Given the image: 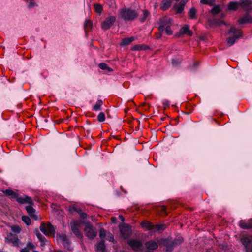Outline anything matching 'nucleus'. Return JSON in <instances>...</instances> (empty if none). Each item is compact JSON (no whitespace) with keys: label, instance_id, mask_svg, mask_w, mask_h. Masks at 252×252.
Masks as SVG:
<instances>
[{"label":"nucleus","instance_id":"obj_23","mask_svg":"<svg viewBox=\"0 0 252 252\" xmlns=\"http://www.w3.org/2000/svg\"><path fill=\"white\" fill-rule=\"evenodd\" d=\"M96 251L97 252H105V245L104 240H101L96 246Z\"/></svg>","mask_w":252,"mask_h":252},{"label":"nucleus","instance_id":"obj_1","mask_svg":"<svg viewBox=\"0 0 252 252\" xmlns=\"http://www.w3.org/2000/svg\"><path fill=\"white\" fill-rule=\"evenodd\" d=\"M183 241V239L182 237H178L173 240L169 238H165L158 241V244L161 247H166V252H170L173 250L175 247L180 245Z\"/></svg>","mask_w":252,"mask_h":252},{"label":"nucleus","instance_id":"obj_2","mask_svg":"<svg viewBox=\"0 0 252 252\" xmlns=\"http://www.w3.org/2000/svg\"><path fill=\"white\" fill-rule=\"evenodd\" d=\"M119 15L125 21H132L137 18L138 14L135 10L125 8L119 10Z\"/></svg>","mask_w":252,"mask_h":252},{"label":"nucleus","instance_id":"obj_47","mask_svg":"<svg viewBox=\"0 0 252 252\" xmlns=\"http://www.w3.org/2000/svg\"><path fill=\"white\" fill-rule=\"evenodd\" d=\"M79 214L80 215V217L83 219L86 218L87 216V214L86 213L82 212V211L81 213H79Z\"/></svg>","mask_w":252,"mask_h":252},{"label":"nucleus","instance_id":"obj_34","mask_svg":"<svg viewBox=\"0 0 252 252\" xmlns=\"http://www.w3.org/2000/svg\"><path fill=\"white\" fill-rule=\"evenodd\" d=\"M150 15L149 12L147 10H144L143 11V17L140 18V21L141 22H144L148 16Z\"/></svg>","mask_w":252,"mask_h":252},{"label":"nucleus","instance_id":"obj_45","mask_svg":"<svg viewBox=\"0 0 252 252\" xmlns=\"http://www.w3.org/2000/svg\"><path fill=\"white\" fill-rule=\"evenodd\" d=\"M180 63V62L175 60V59H172V64L173 65L175 66H178Z\"/></svg>","mask_w":252,"mask_h":252},{"label":"nucleus","instance_id":"obj_42","mask_svg":"<svg viewBox=\"0 0 252 252\" xmlns=\"http://www.w3.org/2000/svg\"><path fill=\"white\" fill-rule=\"evenodd\" d=\"M200 2L203 4H208L209 5H213L214 4L211 0H200Z\"/></svg>","mask_w":252,"mask_h":252},{"label":"nucleus","instance_id":"obj_51","mask_svg":"<svg viewBox=\"0 0 252 252\" xmlns=\"http://www.w3.org/2000/svg\"><path fill=\"white\" fill-rule=\"evenodd\" d=\"M107 240H108L110 242H113L114 240L113 235L111 234H110V236H108Z\"/></svg>","mask_w":252,"mask_h":252},{"label":"nucleus","instance_id":"obj_29","mask_svg":"<svg viewBox=\"0 0 252 252\" xmlns=\"http://www.w3.org/2000/svg\"><path fill=\"white\" fill-rule=\"evenodd\" d=\"M99 67L102 70H107L108 72H112L113 69L108 66V65L105 63H100L98 65Z\"/></svg>","mask_w":252,"mask_h":252},{"label":"nucleus","instance_id":"obj_59","mask_svg":"<svg viewBox=\"0 0 252 252\" xmlns=\"http://www.w3.org/2000/svg\"><path fill=\"white\" fill-rule=\"evenodd\" d=\"M206 252H211L210 251H209V250H207V251H206Z\"/></svg>","mask_w":252,"mask_h":252},{"label":"nucleus","instance_id":"obj_54","mask_svg":"<svg viewBox=\"0 0 252 252\" xmlns=\"http://www.w3.org/2000/svg\"><path fill=\"white\" fill-rule=\"evenodd\" d=\"M158 3H156L154 5L155 8H156L158 6Z\"/></svg>","mask_w":252,"mask_h":252},{"label":"nucleus","instance_id":"obj_55","mask_svg":"<svg viewBox=\"0 0 252 252\" xmlns=\"http://www.w3.org/2000/svg\"><path fill=\"white\" fill-rule=\"evenodd\" d=\"M162 210L163 211H165V210H166V207H165V206H163V207H162Z\"/></svg>","mask_w":252,"mask_h":252},{"label":"nucleus","instance_id":"obj_16","mask_svg":"<svg viewBox=\"0 0 252 252\" xmlns=\"http://www.w3.org/2000/svg\"><path fill=\"white\" fill-rule=\"evenodd\" d=\"M238 22L240 24L252 23V17L248 13H246L238 20Z\"/></svg>","mask_w":252,"mask_h":252},{"label":"nucleus","instance_id":"obj_48","mask_svg":"<svg viewBox=\"0 0 252 252\" xmlns=\"http://www.w3.org/2000/svg\"><path fill=\"white\" fill-rule=\"evenodd\" d=\"M215 22L217 25L219 26H221V25H225V23L223 21H218V20H215Z\"/></svg>","mask_w":252,"mask_h":252},{"label":"nucleus","instance_id":"obj_26","mask_svg":"<svg viewBox=\"0 0 252 252\" xmlns=\"http://www.w3.org/2000/svg\"><path fill=\"white\" fill-rule=\"evenodd\" d=\"M136 38L134 37H130L128 38H124L120 43L121 46H126L129 45L132 42H133Z\"/></svg>","mask_w":252,"mask_h":252},{"label":"nucleus","instance_id":"obj_4","mask_svg":"<svg viewBox=\"0 0 252 252\" xmlns=\"http://www.w3.org/2000/svg\"><path fill=\"white\" fill-rule=\"evenodd\" d=\"M40 230L46 235H50L55 233L54 228L50 223L42 222L40 226Z\"/></svg>","mask_w":252,"mask_h":252},{"label":"nucleus","instance_id":"obj_13","mask_svg":"<svg viewBox=\"0 0 252 252\" xmlns=\"http://www.w3.org/2000/svg\"><path fill=\"white\" fill-rule=\"evenodd\" d=\"M16 200L18 203L22 204H28L31 205H32L33 204L32 198L26 195H24L23 196L21 197H19L18 195L17 198H16Z\"/></svg>","mask_w":252,"mask_h":252},{"label":"nucleus","instance_id":"obj_21","mask_svg":"<svg viewBox=\"0 0 252 252\" xmlns=\"http://www.w3.org/2000/svg\"><path fill=\"white\" fill-rule=\"evenodd\" d=\"M189 1V0H182L179 3L177 8V13L180 14L183 11L185 5Z\"/></svg>","mask_w":252,"mask_h":252},{"label":"nucleus","instance_id":"obj_46","mask_svg":"<svg viewBox=\"0 0 252 252\" xmlns=\"http://www.w3.org/2000/svg\"><path fill=\"white\" fill-rule=\"evenodd\" d=\"M141 49V46L139 45H135L132 47V50L134 51L140 50Z\"/></svg>","mask_w":252,"mask_h":252},{"label":"nucleus","instance_id":"obj_50","mask_svg":"<svg viewBox=\"0 0 252 252\" xmlns=\"http://www.w3.org/2000/svg\"><path fill=\"white\" fill-rule=\"evenodd\" d=\"M35 3L33 1H31L28 5L29 8H31L35 6Z\"/></svg>","mask_w":252,"mask_h":252},{"label":"nucleus","instance_id":"obj_39","mask_svg":"<svg viewBox=\"0 0 252 252\" xmlns=\"http://www.w3.org/2000/svg\"><path fill=\"white\" fill-rule=\"evenodd\" d=\"M165 228H166V227L164 225H162V224L157 225H155V230H154V231H159L160 230L163 231L165 229Z\"/></svg>","mask_w":252,"mask_h":252},{"label":"nucleus","instance_id":"obj_36","mask_svg":"<svg viewBox=\"0 0 252 252\" xmlns=\"http://www.w3.org/2000/svg\"><path fill=\"white\" fill-rule=\"evenodd\" d=\"M105 120V115L103 112H100L97 116V121L103 122Z\"/></svg>","mask_w":252,"mask_h":252},{"label":"nucleus","instance_id":"obj_43","mask_svg":"<svg viewBox=\"0 0 252 252\" xmlns=\"http://www.w3.org/2000/svg\"><path fill=\"white\" fill-rule=\"evenodd\" d=\"M170 26H169L167 28H165L164 30L166 34L168 35H170L173 34V31L171 30Z\"/></svg>","mask_w":252,"mask_h":252},{"label":"nucleus","instance_id":"obj_17","mask_svg":"<svg viewBox=\"0 0 252 252\" xmlns=\"http://www.w3.org/2000/svg\"><path fill=\"white\" fill-rule=\"evenodd\" d=\"M141 226L149 230H154L155 228L154 225L151 222L147 220H144L141 223Z\"/></svg>","mask_w":252,"mask_h":252},{"label":"nucleus","instance_id":"obj_38","mask_svg":"<svg viewBox=\"0 0 252 252\" xmlns=\"http://www.w3.org/2000/svg\"><path fill=\"white\" fill-rule=\"evenodd\" d=\"M220 11V8L219 5H216L214 6L211 10L212 13L213 14H217L219 13Z\"/></svg>","mask_w":252,"mask_h":252},{"label":"nucleus","instance_id":"obj_15","mask_svg":"<svg viewBox=\"0 0 252 252\" xmlns=\"http://www.w3.org/2000/svg\"><path fill=\"white\" fill-rule=\"evenodd\" d=\"M239 3L240 6L247 11H249L252 9V2L250 0H240Z\"/></svg>","mask_w":252,"mask_h":252},{"label":"nucleus","instance_id":"obj_14","mask_svg":"<svg viewBox=\"0 0 252 252\" xmlns=\"http://www.w3.org/2000/svg\"><path fill=\"white\" fill-rule=\"evenodd\" d=\"M158 243H157L154 240H150L146 242L145 245L147 249L149 251L148 252L150 251H153L158 248Z\"/></svg>","mask_w":252,"mask_h":252},{"label":"nucleus","instance_id":"obj_9","mask_svg":"<svg viewBox=\"0 0 252 252\" xmlns=\"http://www.w3.org/2000/svg\"><path fill=\"white\" fill-rule=\"evenodd\" d=\"M127 244L135 251H138L142 249V242L136 239H129L127 240Z\"/></svg>","mask_w":252,"mask_h":252},{"label":"nucleus","instance_id":"obj_10","mask_svg":"<svg viewBox=\"0 0 252 252\" xmlns=\"http://www.w3.org/2000/svg\"><path fill=\"white\" fill-rule=\"evenodd\" d=\"M172 20L168 17H163L159 20L158 30L160 32L164 31V29L172 24Z\"/></svg>","mask_w":252,"mask_h":252},{"label":"nucleus","instance_id":"obj_18","mask_svg":"<svg viewBox=\"0 0 252 252\" xmlns=\"http://www.w3.org/2000/svg\"><path fill=\"white\" fill-rule=\"evenodd\" d=\"M172 0H163L160 5V9L163 11L167 10L171 5Z\"/></svg>","mask_w":252,"mask_h":252},{"label":"nucleus","instance_id":"obj_32","mask_svg":"<svg viewBox=\"0 0 252 252\" xmlns=\"http://www.w3.org/2000/svg\"><path fill=\"white\" fill-rule=\"evenodd\" d=\"M32 206V205H29L25 207L27 213L30 215L35 212V210Z\"/></svg>","mask_w":252,"mask_h":252},{"label":"nucleus","instance_id":"obj_53","mask_svg":"<svg viewBox=\"0 0 252 252\" xmlns=\"http://www.w3.org/2000/svg\"><path fill=\"white\" fill-rule=\"evenodd\" d=\"M20 252H30L28 250H27V248H24L21 250Z\"/></svg>","mask_w":252,"mask_h":252},{"label":"nucleus","instance_id":"obj_33","mask_svg":"<svg viewBox=\"0 0 252 252\" xmlns=\"http://www.w3.org/2000/svg\"><path fill=\"white\" fill-rule=\"evenodd\" d=\"M35 234L41 243H44L46 241L45 238L38 230L35 232Z\"/></svg>","mask_w":252,"mask_h":252},{"label":"nucleus","instance_id":"obj_41","mask_svg":"<svg viewBox=\"0 0 252 252\" xmlns=\"http://www.w3.org/2000/svg\"><path fill=\"white\" fill-rule=\"evenodd\" d=\"M99 237L102 240L106 237V231L103 228L100 229Z\"/></svg>","mask_w":252,"mask_h":252},{"label":"nucleus","instance_id":"obj_27","mask_svg":"<svg viewBox=\"0 0 252 252\" xmlns=\"http://www.w3.org/2000/svg\"><path fill=\"white\" fill-rule=\"evenodd\" d=\"M3 193L7 196H10L11 198L15 199L17 198L18 193L13 191L11 189H7L3 191Z\"/></svg>","mask_w":252,"mask_h":252},{"label":"nucleus","instance_id":"obj_25","mask_svg":"<svg viewBox=\"0 0 252 252\" xmlns=\"http://www.w3.org/2000/svg\"><path fill=\"white\" fill-rule=\"evenodd\" d=\"M188 16L191 19H196L197 16V10L194 7H191L188 12Z\"/></svg>","mask_w":252,"mask_h":252},{"label":"nucleus","instance_id":"obj_60","mask_svg":"<svg viewBox=\"0 0 252 252\" xmlns=\"http://www.w3.org/2000/svg\"><path fill=\"white\" fill-rule=\"evenodd\" d=\"M211 1H212V2L214 3H215V0H211Z\"/></svg>","mask_w":252,"mask_h":252},{"label":"nucleus","instance_id":"obj_57","mask_svg":"<svg viewBox=\"0 0 252 252\" xmlns=\"http://www.w3.org/2000/svg\"><path fill=\"white\" fill-rule=\"evenodd\" d=\"M161 37V33H160V34H159V36H157V38H160Z\"/></svg>","mask_w":252,"mask_h":252},{"label":"nucleus","instance_id":"obj_31","mask_svg":"<svg viewBox=\"0 0 252 252\" xmlns=\"http://www.w3.org/2000/svg\"><path fill=\"white\" fill-rule=\"evenodd\" d=\"M102 100H97L95 105L93 107V110L96 111L101 110V106H102Z\"/></svg>","mask_w":252,"mask_h":252},{"label":"nucleus","instance_id":"obj_52","mask_svg":"<svg viewBox=\"0 0 252 252\" xmlns=\"http://www.w3.org/2000/svg\"><path fill=\"white\" fill-rule=\"evenodd\" d=\"M163 104L165 106H169L170 104H169V101H167V100H165L163 102Z\"/></svg>","mask_w":252,"mask_h":252},{"label":"nucleus","instance_id":"obj_6","mask_svg":"<svg viewBox=\"0 0 252 252\" xmlns=\"http://www.w3.org/2000/svg\"><path fill=\"white\" fill-rule=\"evenodd\" d=\"M5 242L8 244H11L13 246L19 247L23 244L21 243L18 237L16 235L10 234L5 238Z\"/></svg>","mask_w":252,"mask_h":252},{"label":"nucleus","instance_id":"obj_61","mask_svg":"<svg viewBox=\"0 0 252 252\" xmlns=\"http://www.w3.org/2000/svg\"><path fill=\"white\" fill-rule=\"evenodd\" d=\"M176 1H179L180 0H174Z\"/></svg>","mask_w":252,"mask_h":252},{"label":"nucleus","instance_id":"obj_58","mask_svg":"<svg viewBox=\"0 0 252 252\" xmlns=\"http://www.w3.org/2000/svg\"><path fill=\"white\" fill-rule=\"evenodd\" d=\"M111 219H112V220L113 221L115 220V218L112 217Z\"/></svg>","mask_w":252,"mask_h":252},{"label":"nucleus","instance_id":"obj_35","mask_svg":"<svg viewBox=\"0 0 252 252\" xmlns=\"http://www.w3.org/2000/svg\"><path fill=\"white\" fill-rule=\"evenodd\" d=\"M94 8L95 11L98 14H101L103 11V7L100 4H94Z\"/></svg>","mask_w":252,"mask_h":252},{"label":"nucleus","instance_id":"obj_12","mask_svg":"<svg viewBox=\"0 0 252 252\" xmlns=\"http://www.w3.org/2000/svg\"><path fill=\"white\" fill-rule=\"evenodd\" d=\"M184 34H187L189 36H191L193 32L189 30V26L188 25H184L180 30L179 32L176 34L177 37H180Z\"/></svg>","mask_w":252,"mask_h":252},{"label":"nucleus","instance_id":"obj_7","mask_svg":"<svg viewBox=\"0 0 252 252\" xmlns=\"http://www.w3.org/2000/svg\"><path fill=\"white\" fill-rule=\"evenodd\" d=\"M116 19V17L114 16H109L107 17L101 23V27L102 29L106 31L110 29L113 24L115 22Z\"/></svg>","mask_w":252,"mask_h":252},{"label":"nucleus","instance_id":"obj_5","mask_svg":"<svg viewBox=\"0 0 252 252\" xmlns=\"http://www.w3.org/2000/svg\"><path fill=\"white\" fill-rule=\"evenodd\" d=\"M85 235L89 238L93 239L97 235V231L96 229L92 225L87 223L85 225L84 228Z\"/></svg>","mask_w":252,"mask_h":252},{"label":"nucleus","instance_id":"obj_40","mask_svg":"<svg viewBox=\"0 0 252 252\" xmlns=\"http://www.w3.org/2000/svg\"><path fill=\"white\" fill-rule=\"evenodd\" d=\"M12 231L16 233H19L21 231V228L18 225H14L11 227Z\"/></svg>","mask_w":252,"mask_h":252},{"label":"nucleus","instance_id":"obj_8","mask_svg":"<svg viewBox=\"0 0 252 252\" xmlns=\"http://www.w3.org/2000/svg\"><path fill=\"white\" fill-rule=\"evenodd\" d=\"M120 231L121 235L125 239L128 238L132 233L130 226L127 224L120 226Z\"/></svg>","mask_w":252,"mask_h":252},{"label":"nucleus","instance_id":"obj_30","mask_svg":"<svg viewBox=\"0 0 252 252\" xmlns=\"http://www.w3.org/2000/svg\"><path fill=\"white\" fill-rule=\"evenodd\" d=\"M81 209L79 207H77L74 206H71L69 207V211L70 213L73 214L74 212L77 213H81Z\"/></svg>","mask_w":252,"mask_h":252},{"label":"nucleus","instance_id":"obj_44","mask_svg":"<svg viewBox=\"0 0 252 252\" xmlns=\"http://www.w3.org/2000/svg\"><path fill=\"white\" fill-rule=\"evenodd\" d=\"M25 248H27V250L29 251L30 250H32L35 248L34 245L32 243V242H28L27 245Z\"/></svg>","mask_w":252,"mask_h":252},{"label":"nucleus","instance_id":"obj_3","mask_svg":"<svg viewBox=\"0 0 252 252\" xmlns=\"http://www.w3.org/2000/svg\"><path fill=\"white\" fill-rule=\"evenodd\" d=\"M231 34H233L234 35L227 38L226 40V43L228 47L232 46L236 41L242 36V31L234 27H231L227 32L228 35Z\"/></svg>","mask_w":252,"mask_h":252},{"label":"nucleus","instance_id":"obj_49","mask_svg":"<svg viewBox=\"0 0 252 252\" xmlns=\"http://www.w3.org/2000/svg\"><path fill=\"white\" fill-rule=\"evenodd\" d=\"M198 65V63L195 62L192 66H190L189 69L190 70L194 69Z\"/></svg>","mask_w":252,"mask_h":252},{"label":"nucleus","instance_id":"obj_20","mask_svg":"<svg viewBox=\"0 0 252 252\" xmlns=\"http://www.w3.org/2000/svg\"><path fill=\"white\" fill-rule=\"evenodd\" d=\"M239 5V2L231 1L228 4L227 9L229 11H235L238 9Z\"/></svg>","mask_w":252,"mask_h":252},{"label":"nucleus","instance_id":"obj_37","mask_svg":"<svg viewBox=\"0 0 252 252\" xmlns=\"http://www.w3.org/2000/svg\"><path fill=\"white\" fill-rule=\"evenodd\" d=\"M22 220L27 225H29L31 223V220L28 216H22Z\"/></svg>","mask_w":252,"mask_h":252},{"label":"nucleus","instance_id":"obj_19","mask_svg":"<svg viewBox=\"0 0 252 252\" xmlns=\"http://www.w3.org/2000/svg\"><path fill=\"white\" fill-rule=\"evenodd\" d=\"M239 226L242 229H248L252 228V221H249L245 222L244 220H241L239 222Z\"/></svg>","mask_w":252,"mask_h":252},{"label":"nucleus","instance_id":"obj_22","mask_svg":"<svg viewBox=\"0 0 252 252\" xmlns=\"http://www.w3.org/2000/svg\"><path fill=\"white\" fill-rule=\"evenodd\" d=\"M241 241L242 244L245 246V249H248V248L250 246V244L252 242V239L249 237H243Z\"/></svg>","mask_w":252,"mask_h":252},{"label":"nucleus","instance_id":"obj_56","mask_svg":"<svg viewBox=\"0 0 252 252\" xmlns=\"http://www.w3.org/2000/svg\"><path fill=\"white\" fill-rule=\"evenodd\" d=\"M120 217H121V219H122V220L124 221V217L122 215L120 216Z\"/></svg>","mask_w":252,"mask_h":252},{"label":"nucleus","instance_id":"obj_11","mask_svg":"<svg viewBox=\"0 0 252 252\" xmlns=\"http://www.w3.org/2000/svg\"><path fill=\"white\" fill-rule=\"evenodd\" d=\"M72 231L78 238H81L83 235L79 230L80 223L77 221H73L70 223Z\"/></svg>","mask_w":252,"mask_h":252},{"label":"nucleus","instance_id":"obj_28","mask_svg":"<svg viewBox=\"0 0 252 252\" xmlns=\"http://www.w3.org/2000/svg\"><path fill=\"white\" fill-rule=\"evenodd\" d=\"M92 26H93V23H92V21H91L90 20H86L85 21L84 25V30H85V32H89L90 30H91V29H92Z\"/></svg>","mask_w":252,"mask_h":252},{"label":"nucleus","instance_id":"obj_24","mask_svg":"<svg viewBox=\"0 0 252 252\" xmlns=\"http://www.w3.org/2000/svg\"><path fill=\"white\" fill-rule=\"evenodd\" d=\"M59 240L65 247H67L70 245L69 241L65 235L63 234L60 235L59 236Z\"/></svg>","mask_w":252,"mask_h":252}]
</instances>
